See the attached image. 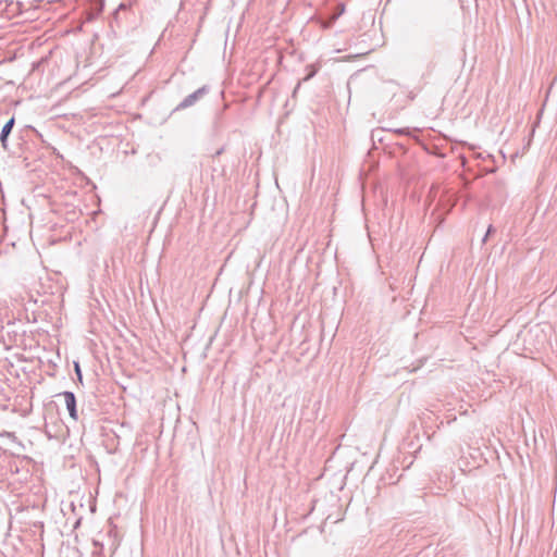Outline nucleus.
I'll return each mask as SVG.
<instances>
[{
    "mask_svg": "<svg viewBox=\"0 0 557 557\" xmlns=\"http://www.w3.org/2000/svg\"><path fill=\"white\" fill-rule=\"evenodd\" d=\"M209 92V88L207 86H202L198 88L193 94L185 97L175 108V111L185 110L191 106H194L199 99H201L205 95Z\"/></svg>",
    "mask_w": 557,
    "mask_h": 557,
    "instance_id": "1",
    "label": "nucleus"
},
{
    "mask_svg": "<svg viewBox=\"0 0 557 557\" xmlns=\"http://www.w3.org/2000/svg\"><path fill=\"white\" fill-rule=\"evenodd\" d=\"M64 398L66 409L69 410L70 417L74 420L78 419L77 410H76V398L74 393L65 391L61 394Z\"/></svg>",
    "mask_w": 557,
    "mask_h": 557,
    "instance_id": "2",
    "label": "nucleus"
},
{
    "mask_svg": "<svg viewBox=\"0 0 557 557\" xmlns=\"http://www.w3.org/2000/svg\"><path fill=\"white\" fill-rule=\"evenodd\" d=\"M15 124L14 117H11L2 127L1 134H0V141L4 149L8 147V137L10 133L12 132V128Z\"/></svg>",
    "mask_w": 557,
    "mask_h": 557,
    "instance_id": "3",
    "label": "nucleus"
},
{
    "mask_svg": "<svg viewBox=\"0 0 557 557\" xmlns=\"http://www.w3.org/2000/svg\"><path fill=\"white\" fill-rule=\"evenodd\" d=\"M308 70H309L308 74L304 77L305 82L311 79L318 72V69L314 67L313 65L308 66Z\"/></svg>",
    "mask_w": 557,
    "mask_h": 557,
    "instance_id": "4",
    "label": "nucleus"
},
{
    "mask_svg": "<svg viewBox=\"0 0 557 557\" xmlns=\"http://www.w3.org/2000/svg\"><path fill=\"white\" fill-rule=\"evenodd\" d=\"M75 371H76V373L78 375V379L81 380L82 379V373H81V368H79L78 363H75Z\"/></svg>",
    "mask_w": 557,
    "mask_h": 557,
    "instance_id": "5",
    "label": "nucleus"
},
{
    "mask_svg": "<svg viewBox=\"0 0 557 557\" xmlns=\"http://www.w3.org/2000/svg\"><path fill=\"white\" fill-rule=\"evenodd\" d=\"M492 231H493V226H492V225H490V226H488V228H487V232H486V234H485V236H484V238H483V242H485V240H486L487 236L492 233Z\"/></svg>",
    "mask_w": 557,
    "mask_h": 557,
    "instance_id": "6",
    "label": "nucleus"
},
{
    "mask_svg": "<svg viewBox=\"0 0 557 557\" xmlns=\"http://www.w3.org/2000/svg\"><path fill=\"white\" fill-rule=\"evenodd\" d=\"M394 132L397 134H408V131L404 129V128H397V129H394Z\"/></svg>",
    "mask_w": 557,
    "mask_h": 557,
    "instance_id": "7",
    "label": "nucleus"
}]
</instances>
